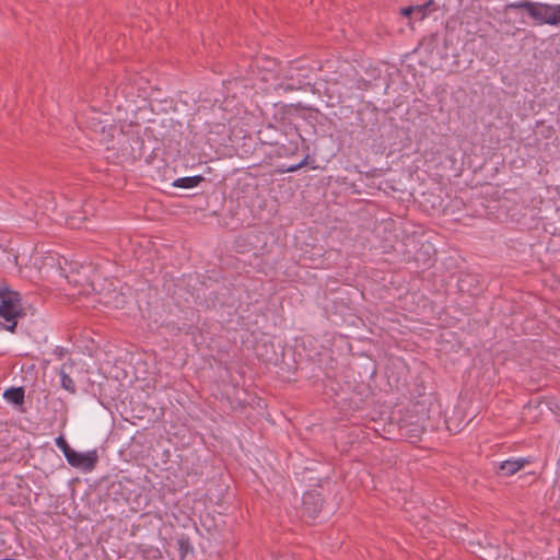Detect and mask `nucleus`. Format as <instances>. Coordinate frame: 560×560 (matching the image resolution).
<instances>
[{
	"label": "nucleus",
	"instance_id": "1",
	"mask_svg": "<svg viewBox=\"0 0 560 560\" xmlns=\"http://www.w3.org/2000/svg\"><path fill=\"white\" fill-rule=\"evenodd\" d=\"M512 10H524L536 25L548 24L557 26L560 24V4L520 0L506 3L503 8L504 13Z\"/></svg>",
	"mask_w": 560,
	"mask_h": 560
},
{
	"label": "nucleus",
	"instance_id": "2",
	"mask_svg": "<svg viewBox=\"0 0 560 560\" xmlns=\"http://www.w3.org/2000/svg\"><path fill=\"white\" fill-rule=\"evenodd\" d=\"M0 317L8 323L4 328L14 332L18 325L16 318L23 315L21 294L5 289L0 292Z\"/></svg>",
	"mask_w": 560,
	"mask_h": 560
},
{
	"label": "nucleus",
	"instance_id": "3",
	"mask_svg": "<svg viewBox=\"0 0 560 560\" xmlns=\"http://www.w3.org/2000/svg\"><path fill=\"white\" fill-rule=\"evenodd\" d=\"M300 140L304 141L301 135L298 132V129L293 126L288 125L285 138H283V140H280L279 143L275 145L276 154L279 158H290L295 155L299 152Z\"/></svg>",
	"mask_w": 560,
	"mask_h": 560
},
{
	"label": "nucleus",
	"instance_id": "4",
	"mask_svg": "<svg viewBox=\"0 0 560 560\" xmlns=\"http://www.w3.org/2000/svg\"><path fill=\"white\" fill-rule=\"evenodd\" d=\"M308 81V69L304 67L291 66L288 74L284 77V81L281 86L287 91L301 90L306 85H310Z\"/></svg>",
	"mask_w": 560,
	"mask_h": 560
},
{
	"label": "nucleus",
	"instance_id": "5",
	"mask_svg": "<svg viewBox=\"0 0 560 560\" xmlns=\"http://www.w3.org/2000/svg\"><path fill=\"white\" fill-rule=\"evenodd\" d=\"M66 459L69 463V465H71L74 468L84 471H92L98 462V455L95 450L86 453H79L72 450V452L69 453V456Z\"/></svg>",
	"mask_w": 560,
	"mask_h": 560
},
{
	"label": "nucleus",
	"instance_id": "6",
	"mask_svg": "<svg viewBox=\"0 0 560 560\" xmlns=\"http://www.w3.org/2000/svg\"><path fill=\"white\" fill-rule=\"evenodd\" d=\"M287 125H283V128H279L273 125L262 126L257 131V138L261 144L275 147L279 143L280 140L285 138Z\"/></svg>",
	"mask_w": 560,
	"mask_h": 560
},
{
	"label": "nucleus",
	"instance_id": "7",
	"mask_svg": "<svg viewBox=\"0 0 560 560\" xmlns=\"http://www.w3.org/2000/svg\"><path fill=\"white\" fill-rule=\"evenodd\" d=\"M323 497L316 491H308L303 495V515L315 518L322 511Z\"/></svg>",
	"mask_w": 560,
	"mask_h": 560
},
{
	"label": "nucleus",
	"instance_id": "8",
	"mask_svg": "<svg viewBox=\"0 0 560 560\" xmlns=\"http://www.w3.org/2000/svg\"><path fill=\"white\" fill-rule=\"evenodd\" d=\"M529 460L525 458L508 459L500 464L499 474L502 476H512L521 470Z\"/></svg>",
	"mask_w": 560,
	"mask_h": 560
},
{
	"label": "nucleus",
	"instance_id": "9",
	"mask_svg": "<svg viewBox=\"0 0 560 560\" xmlns=\"http://www.w3.org/2000/svg\"><path fill=\"white\" fill-rule=\"evenodd\" d=\"M3 396L8 401L14 405H22L24 402L23 387H11L4 392Z\"/></svg>",
	"mask_w": 560,
	"mask_h": 560
},
{
	"label": "nucleus",
	"instance_id": "10",
	"mask_svg": "<svg viewBox=\"0 0 560 560\" xmlns=\"http://www.w3.org/2000/svg\"><path fill=\"white\" fill-rule=\"evenodd\" d=\"M203 180H205V177L201 175L182 177V178H177L173 183V186L179 187V188H194V187L198 186Z\"/></svg>",
	"mask_w": 560,
	"mask_h": 560
},
{
	"label": "nucleus",
	"instance_id": "11",
	"mask_svg": "<svg viewBox=\"0 0 560 560\" xmlns=\"http://www.w3.org/2000/svg\"><path fill=\"white\" fill-rule=\"evenodd\" d=\"M59 375H60V380H61V386L62 388H65L66 390L70 392V393H75V383L74 381L69 376V374L67 373L66 371V364H63L61 368H60V371H59Z\"/></svg>",
	"mask_w": 560,
	"mask_h": 560
},
{
	"label": "nucleus",
	"instance_id": "12",
	"mask_svg": "<svg viewBox=\"0 0 560 560\" xmlns=\"http://www.w3.org/2000/svg\"><path fill=\"white\" fill-rule=\"evenodd\" d=\"M431 4H433L432 0L428 1L427 3L420 4V5H413V11H415L413 18L419 21L423 20L427 16L429 7Z\"/></svg>",
	"mask_w": 560,
	"mask_h": 560
},
{
	"label": "nucleus",
	"instance_id": "13",
	"mask_svg": "<svg viewBox=\"0 0 560 560\" xmlns=\"http://www.w3.org/2000/svg\"><path fill=\"white\" fill-rule=\"evenodd\" d=\"M178 550L180 551L182 556H185L188 551L192 549L189 538L187 537H180L177 539Z\"/></svg>",
	"mask_w": 560,
	"mask_h": 560
},
{
	"label": "nucleus",
	"instance_id": "14",
	"mask_svg": "<svg viewBox=\"0 0 560 560\" xmlns=\"http://www.w3.org/2000/svg\"><path fill=\"white\" fill-rule=\"evenodd\" d=\"M56 445L62 451L66 458L69 456V453H71L73 450L72 447H70V445L68 444L63 436H58L56 439Z\"/></svg>",
	"mask_w": 560,
	"mask_h": 560
},
{
	"label": "nucleus",
	"instance_id": "15",
	"mask_svg": "<svg viewBox=\"0 0 560 560\" xmlns=\"http://www.w3.org/2000/svg\"><path fill=\"white\" fill-rule=\"evenodd\" d=\"M310 160H311V156L310 154L307 153L304 159L299 162L298 164H292V165H289L287 168H285V172L288 173H293V172H296L299 171L300 168L306 166L308 163H310Z\"/></svg>",
	"mask_w": 560,
	"mask_h": 560
},
{
	"label": "nucleus",
	"instance_id": "16",
	"mask_svg": "<svg viewBox=\"0 0 560 560\" xmlns=\"http://www.w3.org/2000/svg\"><path fill=\"white\" fill-rule=\"evenodd\" d=\"M413 13H415L413 5H409V7H405V8L400 9V14L404 16H407L409 19L413 18Z\"/></svg>",
	"mask_w": 560,
	"mask_h": 560
}]
</instances>
